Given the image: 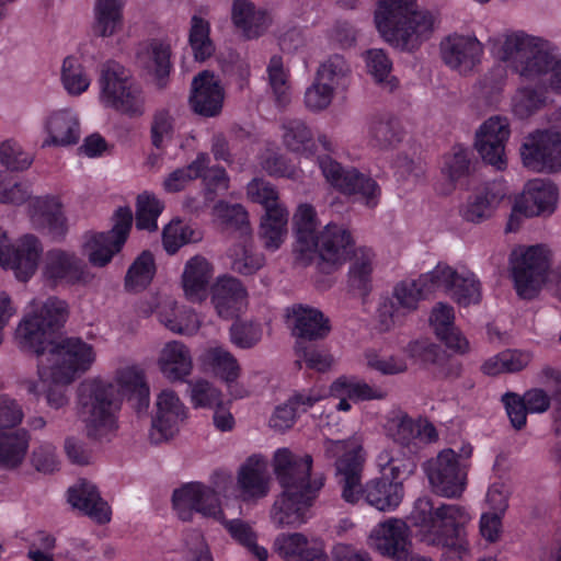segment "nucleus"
<instances>
[{
    "mask_svg": "<svg viewBox=\"0 0 561 561\" xmlns=\"http://www.w3.org/2000/svg\"><path fill=\"white\" fill-rule=\"evenodd\" d=\"M100 101L105 107L130 118L145 113L146 95L130 70L115 60L106 61L101 69Z\"/></svg>",
    "mask_w": 561,
    "mask_h": 561,
    "instance_id": "6e6552de",
    "label": "nucleus"
},
{
    "mask_svg": "<svg viewBox=\"0 0 561 561\" xmlns=\"http://www.w3.org/2000/svg\"><path fill=\"white\" fill-rule=\"evenodd\" d=\"M164 209L163 203L152 193L144 192L137 196L136 228L138 230L156 231L158 218Z\"/></svg>",
    "mask_w": 561,
    "mask_h": 561,
    "instance_id": "bf43d9fd",
    "label": "nucleus"
},
{
    "mask_svg": "<svg viewBox=\"0 0 561 561\" xmlns=\"http://www.w3.org/2000/svg\"><path fill=\"white\" fill-rule=\"evenodd\" d=\"M293 335L297 342L316 341L324 339L330 330V322L324 314L312 307L297 305L293 308Z\"/></svg>",
    "mask_w": 561,
    "mask_h": 561,
    "instance_id": "4c0bfd02",
    "label": "nucleus"
},
{
    "mask_svg": "<svg viewBox=\"0 0 561 561\" xmlns=\"http://www.w3.org/2000/svg\"><path fill=\"white\" fill-rule=\"evenodd\" d=\"M0 162L7 168L5 171H24L30 168L33 158L16 141L5 140L0 145Z\"/></svg>",
    "mask_w": 561,
    "mask_h": 561,
    "instance_id": "338daca9",
    "label": "nucleus"
},
{
    "mask_svg": "<svg viewBox=\"0 0 561 561\" xmlns=\"http://www.w3.org/2000/svg\"><path fill=\"white\" fill-rule=\"evenodd\" d=\"M43 276L53 287L87 283L88 273L83 261L71 251L48 250L44 259Z\"/></svg>",
    "mask_w": 561,
    "mask_h": 561,
    "instance_id": "412c9836",
    "label": "nucleus"
},
{
    "mask_svg": "<svg viewBox=\"0 0 561 561\" xmlns=\"http://www.w3.org/2000/svg\"><path fill=\"white\" fill-rule=\"evenodd\" d=\"M376 549L386 557L401 561L409 557V534L407 524L389 519L379 524L371 534Z\"/></svg>",
    "mask_w": 561,
    "mask_h": 561,
    "instance_id": "7c9ffc66",
    "label": "nucleus"
},
{
    "mask_svg": "<svg viewBox=\"0 0 561 561\" xmlns=\"http://www.w3.org/2000/svg\"><path fill=\"white\" fill-rule=\"evenodd\" d=\"M454 308L439 302L433 308L430 322L439 341L456 353L465 354L469 351L468 340L456 329L454 324Z\"/></svg>",
    "mask_w": 561,
    "mask_h": 561,
    "instance_id": "f704fd0d",
    "label": "nucleus"
},
{
    "mask_svg": "<svg viewBox=\"0 0 561 561\" xmlns=\"http://www.w3.org/2000/svg\"><path fill=\"white\" fill-rule=\"evenodd\" d=\"M312 457L296 456L289 449H278L274 455V472L283 489L273 505V520L280 526H299L309 518L322 477L311 478Z\"/></svg>",
    "mask_w": 561,
    "mask_h": 561,
    "instance_id": "7ed1b4c3",
    "label": "nucleus"
},
{
    "mask_svg": "<svg viewBox=\"0 0 561 561\" xmlns=\"http://www.w3.org/2000/svg\"><path fill=\"white\" fill-rule=\"evenodd\" d=\"M170 44L161 39H151L149 44L137 54L140 67L152 78L157 89L163 90L170 83L173 71Z\"/></svg>",
    "mask_w": 561,
    "mask_h": 561,
    "instance_id": "c85d7f7f",
    "label": "nucleus"
},
{
    "mask_svg": "<svg viewBox=\"0 0 561 561\" xmlns=\"http://www.w3.org/2000/svg\"><path fill=\"white\" fill-rule=\"evenodd\" d=\"M213 273V265L201 255H195L186 262L182 274V287L190 301L202 302L206 299Z\"/></svg>",
    "mask_w": 561,
    "mask_h": 561,
    "instance_id": "e433bc0d",
    "label": "nucleus"
},
{
    "mask_svg": "<svg viewBox=\"0 0 561 561\" xmlns=\"http://www.w3.org/2000/svg\"><path fill=\"white\" fill-rule=\"evenodd\" d=\"M112 220V229L87 236L84 249L93 266L104 267L122 251L131 230L133 211L128 206H121L114 211Z\"/></svg>",
    "mask_w": 561,
    "mask_h": 561,
    "instance_id": "f8f14e48",
    "label": "nucleus"
},
{
    "mask_svg": "<svg viewBox=\"0 0 561 561\" xmlns=\"http://www.w3.org/2000/svg\"><path fill=\"white\" fill-rule=\"evenodd\" d=\"M559 192L557 185L548 179L529 180L519 198L515 201L514 210L525 217L552 214L557 207Z\"/></svg>",
    "mask_w": 561,
    "mask_h": 561,
    "instance_id": "5701e85b",
    "label": "nucleus"
},
{
    "mask_svg": "<svg viewBox=\"0 0 561 561\" xmlns=\"http://www.w3.org/2000/svg\"><path fill=\"white\" fill-rule=\"evenodd\" d=\"M185 416V408L176 393L169 389L162 390L157 399V415L152 420L150 439L158 444L173 437Z\"/></svg>",
    "mask_w": 561,
    "mask_h": 561,
    "instance_id": "bb28decb",
    "label": "nucleus"
},
{
    "mask_svg": "<svg viewBox=\"0 0 561 561\" xmlns=\"http://www.w3.org/2000/svg\"><path fill=\"white\" fill-rule=\"evenodd\" d=\"M68 318V305L58 297H48L39 304L31 302V310L23 317L16 329L15 337L21 350L41 356L55 345V334L64 327Z\"/></svg>",
    "mask_w": 561,
    "mask_h": 561,
    "instance_id": "39448f33",
    "label": "nucleus"
},
{
    "mask_svg": "<svg viewBox=\"0 0 561 561\" xmlns=\"http://www.w3.org/2000/svg\"><path fill=\"white\" fill-rule=\"evenodd\" d=\"M510 122L503 116L486 119L476 134L474 147L484 162L502 170L506 167L505 146L510 138Z\"/></svg>",
    "mask_w": 561,
    "mask_h": 561,
    "instance_id": "aec40b11",
    "label": "nucleus"
},
{
    "mask_svg": "<svg viewBox=\"0 0 561 561\" xmlns=\"http://www.w3.org/2000/svg\"><path fill=\"white\" fill-rule=\"evenodd\" d=\"M548 254L545 245H530L514 262L512 276L520 298L533 299L539 294L550 267Z\"/></svg>",
    "mask_w": 561,
    "mask_h": 561,
    "instance_id": "4468645a",
    "label": "nucleus"
},
{
    "mask_svg": "<svg viewBox=\"0 0 561 561\" xmlns=\"http://www.w3.org/2000/svg\"><path fill=\"white\" fill-rule=\"evenodd\" d=\"M237 484L240 497L245 501L262 499L268 493L266 462L260 455H252L241 465L238 471Z\"/></svg>",
    "mask_w": 561,
    "mask_h": 561,
    "instance_id": "473e14b6",
    "label": "nucleus"
},
{
    "mask_svg": "<svg viewBox=\"0 0 561 561\" xmlns=\"http://www.w3.org/2000/svg\"><path fill=\"white\" fill-rule=\"evenodd\" d=\"M440 53L449 68L467 73L480 62L483 47L476 37L454 34L442 41Z\"/></svg>",
    "mask_w": 561,
    "mask_h": 561,
    "instance_id": "393cba45",
    "label": "nucleus"
},
{
    "mask_svg": "<svg viewBox=\"0 0 561 561\" xmlns=\"http://www.w3.org/2000/svg\"><path fill=\"white\" fill-rule=\"evenodd\" d=\"M523 164L535 172L561 171V133L538 129L529 134L522 147Z\"/></svg>",
    "mask_w": 561,
    "mask_h": 561,
    "instance_id": "2eb2a0df",
    "label": "nucleus"
},
{
    "mask_svg": "<svg viewBox=\"0 0 561 561\" xmlns=\"http://www.w3.org/2000/svg\"><path fill=\"white\" fill-rule=\"evenodd\" d=\"M123 8L124 0H98L94 33L103 37L113 35L122 23Z\"/></svg>",
    "mask_w": 561,
    "mask_h": 561,
    "instance_id": "13d9d810",
    "label": "nucleus"
},
{
    "mask_svg": "<svg viewBox=\"0 0 561 561\" xmlns=\"http://www.w3.org/2000/svg\"><path fill=\"white\" fill-rule=\"evenodd\" d=\"M274 547L285 561H329L322 548L310 546L307 537L299 533L278 535Z\"/></svg>",
    "mask_w": 561,
    "mask_h": 561,
    "instance_id": "a19ab883",
    "label": "nucleus"
},
{
    "mask_svg": "<svg viewBox=\"0 0 561 561\" xmlns=\"http://www.w3.org/2000/svg\"><path fill=\"white\" fill-rule=\"evenodd\" d=\"M368 133L374 146L380 149L393 147L403 138L399 122L388 114H377L373 116Z\"/></svg>",
    "mask_w": 561,
    "mask_h": 561,
    "instance_id": "603ef678",
    "label": "nucleus"
},
{
    "mask_svg": "<svg viewBox=\"0 0 561 561\" xmlns=\"http://www.w3.org/2000/svg\"><path fill=\"white\" fill-rule=\"evenodd\" d=\"M42 251L37 237L25 234L14 247L7 232L0 228V265L13 270L20 282H27L35 274Z\"/></svg>",
    "mask_w": 561,
    "mask_h": 561,
    "instance_id": "a211bd4d",
    "label": "nucleus"
},
{
    "mask_svg": "<svg viewBox=\"0 0 561 561\" xmlns=\"http://www.w3.org/2000/svg\"><path fill=\"white\" fill-rule=\"evenodd\" d=\"M211 302L220 318H237L247 304V290L236 277H219L211 287Z\"/></svg>",
    "mask_w": 561,
    "mask_h": 561,
    "instance_id": "c756f323",
    "label": "nucleus"
},
{
    "mask_svg": "<svg viewBox=\"0 0 561 561\" xmlns=\"http://www.w3.org/2000/svg\"><path fill=\"white\" fill-rule=\"evenodd\" d=\"M436 289L435 268L422 274L417 279L402 280L394 287L393 296L398 304L408 310L416 309L420 300L427 298Z\"/></svg>",
    "mask_w": 561,
    "mask_h": 561,
    "instance_id": "37998d69",
    "label": "nucleus"
},
{
    "mask_svg": "<svg viewBox=\"0 0 561 561\" xmlns=\"http://www.w3.org/2000/svg\"><path fill=\"white\" fill-rule=\"evenodd\" d=\"M30 443L26 430L0 428V467L15 468L24 459Z\"/></svg>",
    "mask_w": 561,
    "mask_h": 561,
    "instance_id": "a18cd8bd",
    "label": "nucleus"
},
{
    "mask_svg": "<svg viewBox=\"0 0 561 561\" xmlns=\"http://www.w3.org/2000/svg\"><path fill=\"white\" fill-rule=\"evenodd\" d=\"M201 365L221 380L230 383L240 376V365L237 358L222 346L206 348L199 356Z\"/></svg>",
    "mask_w": 561,
    "mask_h": 561,
    "instance_id": "c03bdc74",
    "label": "nucleus"
},
{
    "mask_svg": "<svg viewBox=\"0 0 561 561\" xmlns=\"http://www.w3.org/2000/svg\"><path fill=\"white\" fill-rule=\"evenodd\" d=\"M366 64L369 73L375 81L385 89L392 92L399 85V80L390 76L392 62L382 49H370L367 51Z\"/></svg>",
    "mask_w": 561,
    "mask_h": 561,
    "instance_id": "052dcab7",
    "label": "nucleus"
},
{
    "mask_svg": "<svg viewBox=\"0 0 561 561\" xmlns=\"http://www.w3.org/2000/svg\"><path fill=\"white\" fill-rule=\"evenodd\" d=\"M436 288L450 290L453 299L462 307L479 304L481 300V283L472 273L459 274L448 265H437Z\"/></svg>",
    "mask_w": 561,
    "mask_h": 561,
    "instance_id": "cd10ccee",
    "label": "nucleus"
},
{
    "mask_svg": "<svg viewBox=\"0 0 561 561\" xmlns=\"http://www.w3.org/2000/svg\"><path fill=\"white\" fill-rule=\"evenodd\" d=\"M210 162L209 154L206 152L197 153L196 158L187 165L172 171L163 182V187L168 193H178L193 180L199 179L203 171Z\"/></svg>",
    "mask_w": 561,
    "mask_h": 561,
    "instance_id": "4d7b16f0",
    "label": "nucleus"
},
{
    "mask_svg": "<svg viewBox=\"0 0 561 561\" xmlns=\"http://www.w3.org/2000/svg\"><path fill=\"white\" fill-rule=\"evenodd\" d=\"M117 381L136 413L147 412L150 402V389L144 370L136 366L125 367L119 370Z\"/></svg>",
    "mask_w": 561,
    "mask_h": 561,
    "instance_id": "79ce46f5",
    "label": "nucleus"
},
{
    "mask_svg": "<svg viewBox=\"0 0 561 561\" xmlns=\"http://www.w3.org/2000/svg\"><path fill=\"white\" fill-rule=\"evenodd\" d=\"M61 81L69 94L80 95L88 90L90 79L85 75L79 58L68 56L64 59Z\"/></svg>",
    "mask_w": 561,
    "mask_h": 561,
    "instance_id": "680f3d73",
    "label": "nucleus"
},
{
    "mask_svg": "<svg viewBox=\"0 0 561 561\" xmlns=\"http://www.w3.org/2000/svg\"><path fill=\"white\" fill-rule=\"evenodd\" d=\"M470 150L462 145L453 147V153L445 156L444 167L442 172L448 178L451 183L469 174Z\"/></svg>",
    "mask_w": 561,
    "mask_h": 561,
    "instance_id": "69168bd1",
    "label": "nucleus"
},
{
    "mask_svg": "<svg viewBox=\"0 0 561 561\" xmlns=\"http://www.w3.org/2000/svg\"><path fill=\"white\" fill-rule=\"evenodd\" d=\"M332 396H346L348 399L357 401L380 400L387 393L380 387H374L363 381L342 376L331 385Z\"/></svg>",
    "mask_w": 561,
    "mask_h": 561,
    "instance_id": "6e6d98bb",
    "label": "nucleus"
},
{
    "mask_svg": "<svg viewBox=\"0 0 561 561\" xmlns=\"http://www.w3.org/2000/svg\"><path fill=\"white\" fill-rule=\"evenodd\" d=\"M47 137L42 147H69L77 145L81 137L80 121L71 110L53 112L44 122Z\"/></svg>",
    "mask_w": 561,
    "mask_h": 561,
    "instance_id": "2f4dec72",
    "label": "nucleus"
},
{
    "mask_svg": "<svg viewBox=\"0 0 561 561\" xmlns=\"http://www.w3.org/2000/svg\"><path fill=\"white\" fill-rule=\"evenodd\" d=\"M323 448L325 458L335 461L343 500L354 504L363 496L369 505L381 512L393 511L399 506L403 497V481L416 469L413 457H400L393 450H382L377 457L381 477L368 481L362 488L360 448L355 447L350 439L329 438Z\"/></svg>",
    "mask_w": 561,
    "mask_h": 561,
    "instance_id": "f257e3e1",
    "label": "nucleus"
},
{
    "mask_svg": "<svg viewBox=\"0 0 561 561\" xmlns=\"http://www.w3.org/2000/svg\"><path fill=\"white\" fill-rule=\"evenodd\" d=\"M314 247L308 253H297L296 261L311 265L317 260V268L330 274L350 260L356 251L352 233L341 225L329 222L314 238Z\"/></svg>",
    "mask_w": 561,
    "mask_h": 561,
    "instance_id": "1a4fd4ad",
    "label": "nucleus"
},
{
    "mask_svg": "<svg viewBox=\"0 0 561 561\" xmlns=\"http://www.w3.org/2000/svg\"><path fill=\"white\" fill-rule=\"evenodd\" d=\"M284 144L294 152L306 156H314L317 145L310 128L300 119H290L284 124Z\"/></svg>",
    "mask_w": 561,
    "mask_h": 561,
    "instance_id": "864d4df0",
    "label": "nucleus"
},
{
    "mask_svg": "<svg viewBox=\"0 0 561 561\" xmlns=\"http://www.w3.org/2000/svg\"><path fill=\"white\" fill-rule=\"evenodd\" d=\"M225 91L213 72L204 70L194 77L190 95V106L203 117H215L221 113Z\"/></svg>",
    "mask_w": 561,
    "mask_h": 561,
    "instance_id": "b1692460",
    "label": "nucleus"
},
{
    "mask_svg": "<svg viewBox=\"0 0 561 561\" xmlns=\"http://www.w3.org/2000/svg\"><path fill=\"white\" fill-rule=\"evenodd\" d=\"M385 430L387 436L408 449L411 457L416 454L422 442H433L437 438L436 428L432 423L422 417L415 420L404 412L389 419ZM413 458L415 459L414 456Z\"/></svg>",
    "mask_w": 561,
    "mask_h": 561,
    "instance_id": "4be33fe9",
    "label": "nucleus"
},
{
    "mask_svg": "<svg viewBox=\"0 0 561 561\" xmlns=\"http://www.w3.org/2000/svg\"><path fill=\"white\" fill-rule=\"evenodd\" d=\"M471 516L459 504L435 505L430 497L415 501L411 520L420 529L421 541L442 548V561H496L495 558L476 559L467 539L466 526Z\"/></svg>",
    "mask_w": 561,
    "mask_h": 561,
    "instance_id": "f03ea898",
    "label": "nucleus"
},
{
    "mask_svg": "<svg viewBox=\"0 0 561 561\" xmlns=\"http://www.w3.org/2000/svg\"><path fill=\"white\" fill-rule=\"evenodd\" d=\"M560 57L549 41L524 32L507 35L500 56L503 61L512 60L515 72L527 80L550 76Z\"/></svg>",
    "mask_w": 561,
    "mask_h": 561,
    "instance_id": "423d86ee",
    "label": "nucleus"
},
{
    "mask_svg": "<svg viewBox=\"0 0 561 561\" xmlns=\"http://www.w3.org/2000/svg\"><path fill=\"white\" fill-rule=\"evenodd\" d=\"M172 505L183 522L191 520L195 513L214 518L224 515L217 492L196 481L175 489L172 495Z\"/></svg>",
    "mask_w": 561,
    "mask_h": 561,
    "instance_id": "6ab92c4d",
    "label": "nucleus"
},
{
    "mask_svg": "<svg viewBox=\"0 0 561 561\" xmlns=\"http://www.w3.org/2000/svg\"><path fill=\"white\" fill-rule=\"evenodd\" d=\"M157 272L153 254L149 250L142 251L130 264L124 279L128 293H140L153 280Z\"/></svg>",
    "mask_w": 561,
    "mask_h": 561,
    "instance_id": "de8ad7c7",
    "label": "nucleus"
},
{
    "mask_svg": "<svg viewBox=\"0 0 561 561\" xmlns=\"http://www.w3.org/2000/svg\"><path fill=\"white\" fill-rule=\"evenodd\" d=\"M261 339L262 330L253 322H234L230 328V341L239 348H252Z\"/></svg>",
    "mask_w": 561,
    "mask_h": 561,
    "instance_id": "774afa93",
    "label": "nucleus"
},
{
    "mask_svg": "<svg viewBox=\"0 0 561 561\" xmlns=\"http://www.w3.org/2000/svg\"><path fill=\"white\" fill-rule=\"evenodd\" d=\"M94 359L92 345L80 337H65L49 348L50 377L56 383L69 385L89 370Z\"/></svg>",
    "mask_w": 561,
    "mask_h": 561,
    "instance_id": "9b49d317",
    "label": "nucleus"
},
{
    "mask_svg": "<svg viewBox=\"0 0 561 561\" xmlns=\"http://www.w3.org/2000/svg\"><path fill=\"white\" fill-rule=\"evenodd\" d=\"M348 72L350 67L343 56H331L319 67L313 84L305 93L306 106L312 111L327 108L334 90L346 88Z\"/></svg>",
    "mask_w": 561,
    "mask_h": 561,
    "instance_id": "f3484780",
    "label": "nucleus"
},
{
    "mask_svg": "<svg viewBox=\"0 0 561 561\" xmlns=\"http://www.w3.org/2000/svg\"><path fill=\"white\" fill-rule=\"evenodd\" d=\"M159 367L170 381H184L193 369L188 347L179 341L168 342L161 351Z\"/></svg>",
    "mask_w": 561,
    "mask_h": 561,
    "instance_id": "ea45409f",
    "label": "nucleus"
},
{
    "mask_svg": "<svg viewBox=\"0 0 561 561\" xmlns=\"http://www.w3.org/2000/svg\"><path fill=\"white\" fill-rule=\"evenodd\" d=\"M548 101V88L545 85L522 87L512 100L513 113L526 119L543 108Z\"/></svg>",
    "mask_w": 561,
    "mask_h": 561,
    "instance_id": "3c124183",
    "label": "nucleus"
},
{
    "mask_svg": "<svg viewBox=\"0 0 561 561\" xmlns=\"http://www.w3.org/2000/svg\"><path fill=\"white\" fill-rule=\"evenodd\" d=\"M267 75L270 85L275 94L276 104L279 107L285 106L289 102V87L282 56L274 55L271 57L267 65Z\"/></svg>",
    "mask_w": 561,
    "mask_h": 561,
    "instance_id": "e2e57ef3",
    "label": "nucleus"
},
{
    "mask_svg": "<svg viewBox=\"0 0 561 561\" xmlns=\"http://www.w3.org/2000/svg\"><path fill=\"white\" fill-rule=\"evenodd\" d=\"M486 499L494 512L481 515L480 534L489 542H495L502 533V518L508 507V503L502 492L494 489L488 491Z\"/></svg>",
    "mask_w": 561,
    "mask_h": 561,
    "instance_id": "09e8293b",
    "label": "nucleus"
},
{
    "mask_svg": "<svg viewBox=\"0 0 561 561\" xmlns=\"http://www.w3.org/2000/svg\"><path fill=\"white\" fill-rule=\"evenodd\" d=\"M321 399L322 397L313 390L296 391L286 402L274 409L268 420L270 427L279 433L288 431L300 414L306 413Z\"/></svg>",
    "mask_w": 561,
    "mask_h": 561,
    "instance_id": "72a5a7b5",
    "label": "nucleus"
},
{
    "mask_svg": "<svg viewBox=\"0 0 561 561\" xmlns=\"http://www.w3.org/2000/svg\"><path fill=\"white\" fill-rule=\"evenodd\" d=\"M231 20L247 38H256L265 33L271 18L265 9H259L250 0H234L231 8Z\"/></svg>",
    "mask_w": 561,
    "mask_h": 561,
    "instance_id": "58836bf2",
    "label": "nucleus"
},
{
    "mask_svg": "<svg viewBox=\"0 0 561 561\" xmlns=\"http://www.w3.org/2000/svg\"><path fill=\"white\" fill-rule=\"evenodd\" d=\"M416 8V0H379L375 11L378 32L402 50L417 48L422 38L432 33L433 18Z\"/></svg>",
    "mask_w": 561,
    "mask_h": 561,
    "instance_id": "20e7f679",
    "label": "nucleus"
},
{
    "mask_svg": "<svg viewBox=\"0 0 561 561\" xmlns=\"http://www.w3.org/2000/svg\"><path fill=\"white\" fill-rule=\"evenodd\" d=\"M353 255L354 261L348 271V285L366 297L371 288L374 252L370 248L362 247L356 249Z\"/></svg>",
    "mask_w": 561,
    "mask_h": 561,
    "instance_id": "8fccbe9b",
    "label": "nucleus"
},
{
    "mask_svg": "<svg viewBox=\"0 0 561 561\" xmlns=\"http://www.w3.org/2000/svg\"><path fill=\"white\" fill-rule=\"evenodd\" d=\"M30 214L37 230L55 240L66 237L68 225L59 197L51 195L35 197L30 204Z\"/></svg>",
    "mask_w": 561,
    "mask_h": 561,
    "instance_id": "a878e982",
    "label": "nucleus"
},
{
    "mask_svg": "<svg viewBox=\"0 0 561 561\" xmlns=\"http://www.w3.org/2000/svg\"><path fill=\"white\" fill-rule=\"evenodd\" d=\"M433 491L440 496L459 497L467 486L468 465L458 461L457 453L451 448L442 450L426 467Z\"/></svg>",
    "mask_w": 561,
    "mask_h": 561,
    "instance_id": "dca6fc26",
    "label": "nucleus"
},
{
    "mask_svg": "<svg viewBox=\"0 0 561 561\" xmlns=\"http://www.w3.org/2000/svg\"><path fill=\"white\" fill-rule=\"evenodd\" d=\"M117 389L101 379L87 380L78 388L79 414L87 424L88 436L99 438L117 427L121 409Z\"/></svg>",
    "mask_w": 561,
    "mask_h": 561,
    "instance_id": "0eeeda50",
    "label": "nucleus"
},
{
    "mask_svg": "<svg viewBox=\"0 0 561 561\" xmlns=\"http://www.w3.org/2000/svg\"><path fill=\"white\" fill-rule=\"evenodd\" d=\"M68 501L73 507L99 524H106L111 520L110 507L92 483L82 481L79 485L69 488Z\"/></svg>",
    "mask_w": 561,
    "mask_h": 561,
    "instance_id": "c9c22d12",
    "label": "nucleus"
},
{
    "mask_svg": "<svg viewBox=\"0 0 561 561\" xmlns=\"http://www.w3.org/2000/svg\"><path fill=\"white\" fill-rule=\"evenodd\" d=\"M197 241L194 230L182 221H173L163 230L162 242L169 254H175L180 248L190 242Z\"/></svg>",
    "mask_w": 561,
    "mask_h": 561,
    "instance_id": "0e129e2a",
    "label": "nucleus"
},
{
    "mask_svg": "<svg viewBox=\"0 0 561 561\" xmlns=\"http://www.w3.org/2000/svg\"><path fill=\"white\" fill-rule=\"evenodd\" d=\"M319 167L327 182L344 195H357L368 207H375L379 202L380 187L378 183L355 168H344L329 154L318 157Z\"/></svg>",
    "mask_w": 561,
    "mask_h": 561,
    "instance_id": "ddd939ff",
    "label": "nucleus"
},
{
    "mask_svg": "<svg viewBox=\"0 0 561 561\" xmlns=\"http://www.w3.org/2000/svg\"><path fill=\"white\" fill-rule=\"evenodd\" d=\"M318 217L314 207L310 204H300L294 215L296 242L294 245L297 253H308L310 247H314L313 238L319 233Z\"/></svg>",
    "mask_w": 561,
    "mask_h": 561,
    "instance_id": "49530a36",
    "label": "nucleus"
},
{
    "mask_svg": "<svg viewBox=\"0 0 561 561\" xmlns=\"http://www.w3.org/2000/svg\"><path fill=\"white\" fill-rule=\"evenodd\" d=\"M188 45L197 61H205L215 53V44L210 38V23L197 14L191 18Z\"/></svg>",
    "mask_w": 561,
    "mask_h": 561,
    "instance_id": "5fc2aeb1",
    "label": "nucleus"
},
{
    "mask_svg": "<svg viewBox=\"0 0 561 561\" xmlns=\"http://www.w3.org/2000/svg\"><path fill=\"white\" fill-rule=\"evenodd\" d=\"M251 201L264 207L260 224V238L268 250H277L287 233L288 210L279 203L277 190L262 179H253L248 184Z\"/></svg>",
    "mask_w": 561,
    "mask_h": 561,
    "instance_id": "9d476101",
    "label": "nucleus"
}]
</instances>
